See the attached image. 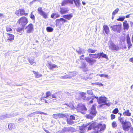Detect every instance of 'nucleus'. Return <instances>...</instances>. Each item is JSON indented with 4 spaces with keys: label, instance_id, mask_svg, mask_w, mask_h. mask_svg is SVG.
<instances>
[{
    "label": "nucleus",
    "instance_id": "1",
    "mask_svg": "<svg viewBox=\"0 0 133 133\" xmlns=\"http://www.w3.org/2000/svg\"><path fill=\"white\" fill-rule=\"evenodd\" d=\"M84 126L85 127H88V131L91 130L92 129L93 130V132L91 133H98L99 131L100 124L96 122L89 123L87 124Z\"/></svg>",
    "mask_w": 133,
    "mask_h": 133
},
{
    "label": "nucleus",
    "instance_id": "2",
    "mask_svg": "<svg viewBox=\"0 0 133 133\" xmlns=\"http://www.w3.org/2000/svg\"><path fill=\"white\" fill-rule=\"evenodd\" d=\"M118 119L121 123L122 128L124 131H128L129 129L131 127L130 122L129 121H124V117H118Z\"/></svg>",
    "mask_w": 133,
    "mask_h": 133
},
{
    "label": "nucleus",
    "instance_id": "3",
    "mask_svg": "<svg viewBox=\"0 0 133 133\" xmlns=\"http://www.w3.org/2000/svg\"><path fill=\"white\" fill-rule=\"evenodd\" d=\"M86 94L84 92L81 93V97L83 99L87 101H89L88 103L89 104L92 103L93 102V100L96 98L98 104H100V98H99L95 96V95L91 97H86L85 96Z\"/></svg>",
    "mask_w": 133,
    "mask_h": 133
},
{
    "label": "nucleus",
    "instance_id": "4",
    "mask_svg": "<svg viewBox=\"0 0 133 133\" xmlns=\"http://www.w3.org/2000/svg\"><path fill=\"white\" fill-rule=\"evenodd\" d=\"M89 114L86 115V117L87 118L91 119L93 118L97 112L95 110V107L94 105H93L90 111Z\"/></svg>",
    "mask_w": 133,
    "mask_h": 133
},
{
    "label": "nucleus",
    "instance_id": "5",
    "mask_svg": "<svg viewBox=\"0 0 133 133\" xmlns=\"http://www.w3.org/2000/svg\"><path fill=\"white\" fill-rule=\"evenodd\" d=\"M76 110L78 111L81 112L83 114H85L87 111V109L84 105L82 104H79L78 105Z\"/></svg>",
    "mask_w": 133,
    "mask_h": 133
},
{
    "label": "nucleus",
    "instance_id": "6",
    "mask_svg": "<svg viewBox=\"0 0 133 133\" xmlns=\"http://www.w3.org/2000/svg\"><path fill=\"white\" fill-rule=\"evenodd\" d=\"M121 24L115 25L112 26L111 27V29L117 33L120 32L122 30Z\"/></svg>",
    "mask_w": 133,
    "mask_h": 133
},
{
    "label": "nucleus",
    "instance_id": "7",
    "mask_svg": "<svg viewBox=\"0 0 133 133\" xmlns=\"http://www.w3.org/2000/svg\"><path fill=\"white\" fill-rule=\"evenodd\" d=\"M18 22L21 26L24 27L28 23V21L26 17H23L19 19Z\"/></svg>",
    "mask_w": 133,
    "mask_h": 133
},
{
    "label": "nucleus",
    "instance_id": "8",
    "mask_svg": "<svg viewBox=\"0 0 133 133\" xmlns=\"http://www.w3.org/2000/svg\"><path fill=\"white\" fill-rule=\"evenodd\" d=\"M37 11L38 13L42 16L44 18L46 19L48 18V14L43 11L41 7L39 8L38 9Z\"/></svg>",
    "mask_w": 133,
    "mask_h": 133
},
{
    "label": "nucleus",
    "instance_id": "9",
    "mask_svg": "<svg viewBox=\"0 0 133 133\" xmlns=\"http://www.w3.org/2000/svg\"><path fill=\"white\" fill-rule=\"evenodd\" d=\"M63 132H73L76 131L75 129L74 128L70 127L64 128L62 130Z\"/></svg>",
    "mask_w": 133,
    "mask_h": 133
},
{
    "label": "nucleus",
    "instance_id": "10",
    "mask_svg": "<svg viewBox=\"0 0 133 133\" xmlns=\"http://www.w3.org/2000/svg\"><path fill=\"white\" fill-rule=\"evenodd\" d=\"M26 29L27 33H30L32 32L34 30L33 25L31 23L30 24L26 27Z\"/></svg>",
    "mask_w": 133,
    "mask_h": 133
},
{
    "label": "nucleus",
    "instance_id": "11",
    "mask_svg": "<svg viewBox=\"0 0 133 133\" xmlns=\"http://www.w3.org/2000/svg\"><path fill=\"white\" fill-rule=\"evenodd\" d=\"M126 41L127 43L128 44V49H130L132 46V44L131 42L129 34H128L127 35Z\"/></svg>",
    "mask_w": 133,
    "mask_h": 133
},
{
    "label": "nucleus",
    "instance_id": "12",
    "mask_svg": "<svg viewBox=\"0 0 133 133\" xmlns=\"http://www.w3.org/2000/svg\"><path fill=\"white\" fill-rule=\"evenodd\" d=\"M48 67L50 69L52 70H55L58 67L55 64L51 63L50 62L48 63Z\"/></svg>",
    "mask_w": 133,
    "mask_h": 133
},
{
    "label": "nucleus",
    "instance_id": "13",
    "mask_svg": "<svg viewBox=\"0 0 133 133\" xmlns=\"http://www.w3.org/2000/svg\"><path fill=\"white\" fill-rule=\"evenodd\" d=\"M73 4H71L73 7L76 6L77 8H79L81 5L79 0H73Z\"/></svg>",
    "mask_w": 133,
    "mask_h": 133
},
{
    "label": "nucleus",
    "instance_id": "14",
    "mask_svg": "<svg viewBox=\"0 0 133 133\" xmlns=\"http://www.w3.org/2000/svg\"><path fill=\"white\" fill-rule=\"evenodd\" d=\"M17 115L18 114H17L16 113H15L14 114L12 115L9 114H6V115H2V116H1V118L2 119H3L7 118H9L12 117H14Z\"/></svg>",
    "mask_w": 133,
    "mask_h": 133
},
{
    "label": "nucleus",
    "instance_id": "15",
    "mask_svg": "<svg viewBox=\"0 0 133 133\" xmlns=\"http://www.w3.org/2000/svg\"><path fill=\"white\" fill-rule=\"evenodd\" d=\"M109 48L113 50L118 51L119 49V48L118 46L114 44H112L109 46Z\"/></svg>",
    "mask_w": 133,
    "mask_h": 133
},
{
    "label": "nucleus",
    "instance_id": "16",
    "mask_svg": "<svg viewBox=\"0 0 133 133\" xmlns=\"http://www.w3.org/2000/svg\"><path fill=\"white\" fill-rule=\"evenodd\" d=\"M68 3H69L70 5L73 4V0H64L62 2V5L64 6L65 5Z\"/></svg>",
    "mask_w": 133,
    "mask_h": 133
},
{
    "label": "nucleus",
    "instance_id": "17",
    "mask_svg": "<svg viewBox=\"0 0 133 133\" xmlns=\"http://www.w3.org/2000/svg\"><path fill=\"white\" fill-rule=\"evenodd\" d=\"M85 59L87 62L91 65L93 64L95 62V60L88 57L85 58Z\"/></svg>",
    "mask_w": 133,
    "mask_h": 133
},
{
    "label": "nucleus",
    "instance_id": "18",
    "mask_svg": "<svg viewBox=\"0 0 133 133\" xmlns=\"http://www.w3.org/2000/svg\"><path fill=\"white\" fill-rule=\"evenodd\" d=\"M123 29L124 30H128L129 29V26L128 24L127 23V21H125L123 22Z\"/></svg>",
    "mask_w": 133,
    "mask_h": 133
},
{
    "label": "nucleus",
    "instance_id": "19",
    "mask_svg": "<svg viewBox=\"0 0 133 133\" xmlns=\"http://www.w3.org/2000/svg\"><path fill=\"white\" fill-rule=\"evenodd\" d=\"M123 114L124 116L129 117L131 116V113L129 109H127L123 113Z\"/></svg>",
    "mask_w": 133,
    "mask_h": 133
},
{
    "label": "nucleus",
    "instance_id": "20",
    "mask_svg": "<svg viewBox=\"0 0 133 133\" xmlns=\"http://www.w3.org/2000/svg\"><path fill=\"white\" fill-rule=\"evenodd\" d=\"M7 39L10 41H12L14 39V36L11 34L7 33Z\"/></svg>",
    "mask_w": 133,
    "mask_h": 133
},
{
    "label": "nucleus",
    "instance_id": "21",
    "mask_svg": "<svg viewBox=\"0 0 133 133\" xmlns=\"http://www.w3.org/2000/svg\"><path fill=\"white\" fill-rule=\"evenodd\" d=\"M72 16V14H70L69 15H65L62 16L64 18L69 20H70Z\"/></svg>",
    "mask_w": 133,
    "mask_h": 133
},
{
    "label": "nucleus",
    "instance_id": "22",
    "mask_svg": "<svg viewBox=\"0 0 133 133\" xmlns=\"http://www.w3.org/2000/svg\"><path fill=\"white\" fill-rule=\"evenodd\" d=\"M103 29L105 32L107 34L109 33L110 32L109 28L107 25H104L103 26Z\"/></svg>",
    "mask_w": 133,
    "mask_h": 133
},
{
    "label": "nucleus",
    "instance_id": "23",
    "mask_svg": "<svg viewBox=\"0 0 133 133\" xmlns=\"http://www.w3.org/2000/svg\"><path fill=\"white\" fill-rule=\"evenodd\" d=\"M69 11V10L67 8H63L61 9L60 11V13L62 14H63L66 13Z\"/></svg>",
    "mask_w": 133,
    "mask_h": 133
},
{
    "label": "nucleus",
    "instance_id": "24",
    "mask_svg": "<svg viewBox=\"0 0 133 133\" xmlns=\"http://www.w3.org/2000/svg\"><path fill=\"white\" fill-rule=\"evenodd\" d=\"M107 102V98L105 97H100V103H104Z\"/></svg>",
    "mask_w": 133,
    "mask_h": 133
},
{
    "label": "nucleus",
    "instance_id": "25",
    "mask_svg": "<svg viewBox=\"0 0 133 133\" xmlns=\"http://www.w3.org/2000/svg\"><path fill=\"white\" fill-rule=\"evenodd\" d=\"M56 21L57 22H59L60 21H61L62 23L63 24L64 23L67 22L68 21L63 18H61L59 19H57L56 20Z\"/></svg>",
    "mask_w": 133,
    "mask_h": 133
},
{
    "label": "nucleus",
    "instance_id": "26",
    "mask_svg": "<svg viewBox=\"0 0 133 133\" xmlns=\"http://www.w3.org/2000/svg\"><path fill=\"white\" fill-rule=\"evenodd\" d=\"M78 50H76V51L79 54H83L84 52V51L83 49L79 47Z\"/></svg>",
    "mask_w": 133,
    "mask_h": 133
},
{
    "label": "nucleus",
    "instance_id": "27",
    "mask_svg": "<svg viewBox=\"0 0 133 133\" xmlns=\"http://www.w3.org/2000/svg\"><path fill=\"white\" fill-rule=\"evenodd\" d=\"M105 125L104 124H100V132L103 131L105 129Z\"/></svg>",
    "mask_w": 133,
    "mask_h": 133
},
{
    "label": "nucleus",
    "instance_id": "28",
    "mask_svg": "<svg viewBox=\"0 0 133 133\" xmlns=\"http://www.w3.org/2000/svg\"><path fill=\"white\" fill-rule=\"evenodd\" d=\"M29 61L31 65L34 66H36V63L34 62V59H29Z\"/></svg>",
    "mask_w": 133,
    "mask_h": 133
},
{
    "label": "nucleus",
    "instance_id": "29",
    "mask_svg": "<svg viewBox=\"0 0 133 133\" xmlns=\"http://www.w3.org/2000/svg\"><path fill=\"white\" fill-rule=\"evenodd\" d=\"M89 56L91 57L97 58L99 57V54L98 53L97 54H90Z\"/></svg>",
    "mask_w": 133,
    "mask_h": 133
},
{
    "label": "nucleus",
    "instance_id": "30",
    "mask_svg": "<svg viewBox=\"0 0 133 133\" xmlns=\"http://www.w3.org/2000/svg\"><path fill=\"white\" fill-rule=\"evenodd\" d=\"M20 15L21 16L22 15H24L25 16L26 15L28 14L25 13V11L24 9H20Z\"/></svg>",
    "mask_w": 133,
    "mask_h": 133
},
{
    "label": "nucleus",
    "instance_id": "31",
    "mask_svg": "<svg viewBox=\"0 0 133 133\" xmlns=\"http://www.w3.org/2000/svg\"><path fill=\"white\" fill-rule=\"evenodd\" d=\"M65 117L66 115L64 114H58V118H63Z\"/></svg>",
    "mask_w": 133,
    "mask_h": 133
},
{
    "label": "nucleus",
    "instance_id": "32",
    "mask_svg": "<svg viewBox=\"0 0 133 133\" xmlns=\"http://www.w3.org/2000/svg\"><path fill=\"white\" fill-rule=\"evenodd\" d=\"M15 127V125L13 123H10L8 125V128L10 130H12Z\"/></svg>",
    "mask_w": 133,
    "mask_h": 133
},
{
    "label": "nucleus",
    "instance_id": "33",
    "mask_svg": "<svg viewBox=\"0 0 133 133\" xmlns=\"http://www.w3.org/2000/svg\"><path fill=\"white\" fill-rule=\"evenodd\" d=\"M65 105H66L67 106V107H66V108H70L71 109H74V106L73 104H69V105H67L66 104H65Z\"/></svg>",
    "mask_w": 133,
    "mask_h": 133
},
{
    "label": "nucleus",
    "instance_id": "34",
    "mask_svg": "<svg viewBox=\"0 0 133 133\" xmlns=\"http://www.w3.org/2000/svg\"><path fill=\"white\" fill-rule=\"evenodd\" d=\"M101 56L102 57L105 58L106 59H108L107 55L103 54V53H100V57Z\"/></svg>",
    "mask_w": 133,
    "mask_h": 133
},
{
    "label": "nucleus",
    "instance_id": "35",
    "mask_svg": "<svg viewBox=\"0 0 133 133\" xmlns=\"http://www.w3.org/2000/svg\"><path fill=\"white\" fill-rule=\"evenodd\" d=\"M46 30L48 32H52L54 29L52 27L49 26L46 27Z\"/></svg>",
    "mask_w": 133,
    "mask_h": 133
},
{
    "label": "nucleus",
    "instance_id": "36",
    "mask_svg": "<svg viewBox=\"0 0 133 133\" xmlns=\"http://www.w3.org/2000/svg\"><path fill=\"white\" fill-rule=\"evenodd\" d=\"M34 73L35 74V76L36 78H38L42 76L41 75L39 74L38 72H36L34 71H33Z\"/></svg>",
    "mask_w": 133,
    "mask_h": 133
},
{
    "label": "nucleus",
    "instance_id": "37",
    "mask_svg": "<svg viewBox=\"0 0 133 133\" xmlns=\"http://www.w3.org/2000/svg\"><path fill=\"white\" fill-rule=\"evenodd\" d=\"M76 75V73L75 72H70L69 74V76H70V78H71L72 77L75 76Z\"/></svg>",
    "mask_w": 133,
    "mask_h": 133
},
{
    "label": "nucleus",
    "instance_id": "38",
    "mask_svg": "<svg viewBox=\"0 0 133 133\" xmlns=\"http://www.w3.org/2000/svg\"><path fill=\"white\" fill-rule=\"evenodd\" d=\"M80 68L85 69V70H84L85 71H86L88 70V69L87 68H86V65H85V64L84 63H83L82 64Z\"/></svg>",
    "mask_w": 133,
    "mask_h": 133
},
{
    "label": "nucleus",
    "instance_id": "39",
    "mask_svg": "<svg viewBox=\"0 0 133 133\" xmlns=\"http://www.w3.org/2000/svg\"><path fill=\"white\" fill-rule=\"evenodd\" d=\"M35 114H44L45 115H47L48 114L46 113H44V112H42L41 111H36L34 112Z\"/></svg>",
    "mask_w": 133,
    "mask_h": 133
},
{
    "label": "nucleus",
    "instance_id": "40",
    "mask_svg": "<svg viewBox=\"0 0 133 133\" xmlns=\"http://www.w3.org/2000/svg\"><path fill=\"white\" fill-rule=\"evenodd\" d=\"M125 18V17L124 16H123L122 17H119L117 19V20L118 21H123Z\"/></svg>",
    "mask_w": 133,
    "mask_h": 133
},
{
    "label": "nucleus",
    "instance_id": "41",
    "mask_svg": "<svg viewBox=\"0 0 133 133\" xmlns=\"http://www.w3.org/2000/svg\"><path fill=\"white\" fill-rule=\"evenodd\" d=\"M119 9L118 8L116 9L115 10H114L112 13V16H114L119 11Z\"/></svg>",
    "mask_w": 133,
    "mask_h": 133
},
{
    "label": "nucleus",
    "instance_id": "42",
    "mask_svg": "<svg viewBox=\"0 0 133 133\" xmlns=\"http://www.w3.org/2000/svg\"><path fill=\"white\" fill-rule=\"evenodd\" d=\"M119 112V110L118 108H116L113 110L112 111V113L114 114H116L118 113Z\"/></svg>",
    "mask_w": 133,
    "mask_h": 133
},
{
    "label": "nucleus",
    "instance_id": "43",
    "mask_svg": "<svg viewBox=\"0 0 133 133\" xmlns=\"http://www.w3.org/2000/svg\"><path fill=\"white\" fill-rule=\"evenodd\" d=\"M6 30L7 32H10L12 30V29L10 26H7L6 27Z\"/></svg>",
    "mask_w": 133,
    "mask_h": 133
},
{
    "label": "nucleus",
    "instance_id": "44",
    "mask_svg": "<svg viewBox=\"0 0 133 133\" xmlns=\"http://www.w3.org/2000/svg\"><path fill=\"white\" fill-rule=\"evenodd\" d=\"M96 50H93L91 49H89L88 50V52L89 53H95Z\"/></svg>",
    "mask_w": 133,
    "mask_h": 133
},
{
    "label": "nucleus",
    "instance_id": "45",
    "mask_svg": "<svg viewBox=\"0 0 133 133\" xmlns=\"http://www.w3.org/2000/svg\"><path fill=\"white\" fill-rule=\"evenodd\" d=\"M112 126V128H115L117 127V124L115 121H113L111 123Z\"/></svg>",
    "mask_w": 133,
    "mask_h": 133
},
{
    "label": "nucleus",
    "instance_id": "46",
    "mask_svg": "<svg viewBox=\"0 0 133 133\" xmlns=\"http://www.w3.org/2000/svg\"><path fill=\"white\" fill-rule=\"evenodd\" d=\"M70 76H69L68 75H66L62 76L61 77V78L64 79H67L68 78H70Z\"/></svg>",
    "mask_w": 133,
    "mask_h": 133
},
{
    "label": "nucleus",
    "instance_id": "47",
    "mask_svg": "<svg viewBox=\"0 0 133 133\" xmlns=\"http://www.w3.org/2000/svg\"><path fill=\"white\" fill-rule=\"evenodd\" d=\"M67 123L69 124H74V122L71 120L70 119H68L67 120Z\"/></svg>",
    "mask_w": 133,
    "mask_h": 133
},
{
    "label": "nucleus",
    "instance_id": "48",
    "mask_svg": "<svg viewBox=\"0 0 133 133\" xmlns=\"http://www.w3.org/2000/svg\"><path fill=\"white\" fill-rule=\"evenodd\" d=\"M23 29H24V28H23V27H22L21 28L19 27V28H18L16 30L17 32H21L23 30Z\"/></svg>",
    "mask_w": 133,
    "mask_h": 133
},
{
    "label": "nucleus",
    "instance_id": "49",
    "mask_svg": "<svg viewBox=\"0 0 133 133\" xmlns=\"http://www.w3.org/2000/svg\"><path fill=\"white\" fill-rule=\"evenodd\" d=\"M30 18L32 20H34L35 19V16L33 14L32 12H31L30 15Z\"/></svg>",
    "mask_w": 133,
    "mask_h": 133
},
{
    "label": "nucleus",
    "instance_id": "50",
    "mask_svg": "<svg viewBox=\"0 0 133 133\" xmlns=\"http://www.w3.org/2000/svg\"><path fill=\"white\" fill-rule=\"evenodd\" d=\"M57 96V93H54L52 94L51 95V97L52 98L56 99Z\"/></svg>",
    "mask_w": 133,
    "mask_h": 133
},
{
    "label": "nucleus",
    "instance_id": "51",
    "mask_svg": "<svg viewBox=\"0 0 133 133\" xmlns=\"http://www.w3.org/2000/svg\"><path fill=\"white\" fill-rule=\"evenodd\" d=\"M46 97H42V98H46L47 97H49V96H50L51 95V93L50 92H47L46 93Z\"/></svg>",
    "mask_w": 133,
    "mask_h": 133
},
{
    "label": "nucleus",
    "instance_id": "52",
    "mask_svg": "<svg viewBox=\"0 0 133 133\" xmlns=\"http://www.w3.org/2000/svg\"><path fill=\"white\" fill-rule=\"evenodd\" d=\"M87 93L89 95H92L93 94V92L91 90H88L87 91Z\"/></svg>",
    "mask_w": 133,
    "mask_h": 133
},
{
    "label": "nucleus",
    "instance_id": "53",
    "mask_svg": "<svg viewBox=\"0 0 133 133\" xmlns=\"http://www.w3.org/2000/svg\"><path fill=\"white\" fill-rule=\"evenodd\" d=\"M19 12H20V9L16 10L15 13L17 16H19L20 15V14H19Z\"/></svg>",
    "mask_w": 133,
    "mask_h": 133
},
{
    "label": "nucleus",
    "instance_id": "54",
    "mask_svg": "<svg viewBox=\"0 0 133 133\" xmlns=\"http://www.w3.org/2000/svg\"><path fill=\"white\" fill-rule=\"evenodd\" d=\"M75 117L73 115H71L70 116V119L71 120H75Z\"/></svg>",
    "mask_w": 133,
    "mask_h": 133
},
{
    "label": "nucleus",
    "instance_id": "55",
    "mask_svg": "<svg viewBox=\"0 0 133 133\" xmlns=\"http://www.w3.org/2000/svg\"><path fill=\"white\" fill-rule=\"evenodd\" d=\"M115 115L114 114H111V119H113L115 118Z\"/></svg>",
    "mask_w": 133,
    "mask_h": 133
},
{
    "label": "nucleus",
    "instance_id": "56",
    "mask_svg": "<svg viewBox=\"0 0 133 133\" xmlns=\"http://www.w3.org/2000/svg\"><path fill=\"white\" fill-rule=\"evenodd\" d=\"M103 105H107L108 106H110L111 105L110 103H104L102 105H100V107H101Z\"/></svg>",
    "mask_w": 133,
    "mask_h": 133
},
{
    "label": "nucleus",
    "instance_id": "57",
    "mask_svg": "<svg viewBox=\"0 0 133 133\" xmlns=\"http://www.w3.org/2000/svg\"><path fill=\"white\" fill-rule=\"evenodd\" d=\"M53 117L55 118L58 119V114H53Z\"/></svg>",
    "mask_w": 133,
    "mask_h": 133
},
{
    "label": "nucleus",
    "instance_id": "58",
    "mask_svg": "<svg viewBox=\"0 0 133 133\" xmlns=\"http://www.w3.org/2000/svg\"><path fill=\"white\" fill-rule=\"evenodd\" d=\"M100 76L101 77H103L106 78H107L108 77V76L107 75H104L103 74H102L100 75Z\"/></svg>",
    "mask_w": 133,
    "mask_h": 133
},
{
    "label": "nucleus",
    "instance_id": "59",
    "mask_svg": "<svg viewBox=\"0 0 133 133\" xmlns=\"http://www.w3.org/2000/svg\"><path fill=\"white\" fill-rule=\"evenodd\" d=\"M35 115L34 112L28 115V116L30 117H31L32 116H34Z\"/></svg>",
    "mask_w": 133,
    "mask_h": 133
},
{
    "label": "nucleus",
    "instance_id": "60",
    "mask_svg": "<svg viewBox=\"0 0 133 133\" xmlns=\"http://www.w3.org/2000/svg\"><path fill=\"white\" fill-rule=\"evenodd\" d=\"M24 119L23 118H21L18 119V121L20 122H23L24 121Z\"/></svg>",
    "mask_w": 133,
    "mask_h": 133
},
{
    "label": "nucleus",
    "instance_id": "61",
    "mask_svg": "<svg viewBox=\"0 0 133 133\" xmlns=\"http://www.w3.org/2000/svg\"><path fill=\"white\" fill-rule=\"evenodd\" d=\"M56 13H53V14L51 15V17L52 18H53L55 16H56Z\"/></svg>",
    "mask_w": 133,
    "mask_h": 133
},
{
    "label": "nucleus",
    "instance_id": "62",
    "mask_svg": "<svg viewBox=\"0 0 133 133\" xmlns=\"http://www.w3.org/2000/svg\"><path fill=\"white\" fill-rule=\"evenodd\" d=\"M84 55H82L80 57V59L81 60L84 59Z\"/></svg>",
    "mask_w": 133,
    "mask_h": 133
},
{
    "label": "nucleus",
    "instance_id": "63",
    "mask_svg": "<svg viewBox=\"0 0 133 133\" xmlns=\"http://www.w3.org/2000/svg\"><path fill=\"white\" fill-rule=\"evenodd\" d=\"M129 61L130 62L133 63V57H132L129 59Z\"/></svg>",
    "mask_w": 133,
    "mask_h": 133
},
{
    "label": "nucleus",
    "instance_id": "64",
    "mask_svg": "<svg viewBox=\"0 0 133 133\" xmlns=\"http://www.w3.org/2000/svg\"><path fill=\"white\" fill-rule=\"evenodd\" d=\"M130 132H131L133 133V128L131 127L130 128Z\"/></svg>",
    "mask_w": 133,
    "mask_h": 133
}]
</instances>
